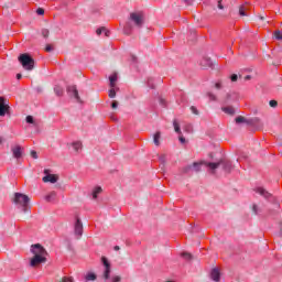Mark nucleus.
<instances>
[{"mask_svg": "<svg viewBox=\"0 0 282 282\" xmlns=\"http://www.w3.org/2000/svg\"><path fill=\"white\" fill-rule=\"evenodd\" d=\"M160 102H161V105H164V99H161Z\"/></svg>", "mask_w": 282, "mask_h": 282, "instance_id": "nucleus-60", "label": "nucleus"}, {"mask_svg": "<svg viewBox=\"0 0 282 282\" xmlns=\"http://www.w3.org/2000/svg\"><path fill=\"white\" fill-rule=\"evenodd\" d=\"M102 193V187L98 186L93 191V199H98V195Z\"/></svg>", "mask_w": 282, "mask_h": 282, "instance_id": "nucleus-18", "label": "nucleus"}, {"mask_svg": "<svg viewBox=\"0 0 282 282\" xmlns=\"http://www.w3.org/2000/svg\"><path fill=\"white\" fill-rule=\"evenodd\" d=\"M109 82H110V87L115 88L116 87V83L118 82V74H112L109 77Z\"/></svg>", "mask_w": 282, "mask_h": 282, "instance_id": "nucleus-16", "label": "nucleus"}, {"mask_svg": "<svg viewBox=\"0 0 282 282\" xmlns=\"http://www.w3.org/2000/svg\"><path fill=\"white\" fill-rule=\"evenodd\" d=\"M10 110V101H8V99L4 97H0V116H11Z\"/></svg>", "mask_w": 282, "mask_h": 282, "instance_id": "nucleus-8", "label": "nucleus"}, {"mask_svg": "<svg viewBox=\"0 0 282 282\" xmlns=\"http://www.w3.org/2000/svg\"><path fill=\"white\" fill-rule=\"evenodd\" d=\"M153 83H154V79L152 77H149L147 80V85L150 89H155V85Z\"/></svg>", "mask_w": 282, "mask_h": 282, "instance_id": "nucleus-29", "label": "nucleus"}, {"mask_svg": "<svg viewBox=\"0 0 282 282\" xmlns=\"http://www.w3.org/2000/svg\"><path fill=\"white\" fill-rule=\"evenodd\" d=\"M178 140H180V143H181V144H185V143H186V139H185L183 135H181V137L178 138Z\"/></svg>", "mask_w": 282, "mask_h": 282, "instance_id": "nucleus-48", "label": "nucleus"}, {"mask_svg": "<svg viewBox=\"0 0 282 282\" xmlns=\"http://www.w3.org/2000/svg\"><path fill=\"white\" fill-rule=\"evenodd\" d=\"M205 166H207L212 175L217 173V169H219V166H221L225 173H230V171H232V162L228 161L227 159H220L218 162H205Z\"/></svg>", "mask_w": 282, "mask_h": 282, "instance_id": "nucleus-2", "label": "nucleus"}, {"mask_svg": "<svg viewBox=\"0 0 282 282\" xmlns=\"http://www.w3.org/2000/svg\"><path fill=\"white\" fill-rule=\"evenodd\" d=\"M260 19H261V21H263L264 18H263V17H260Z\"/></svg>", "mask_w": 282, "mask_h": 282, "instance_id": "nucleus-62", "label": "nucleus"}, {"mask_svg": "<svg viewBox=\"0 0 282 282\" xmlns=\"http://www.w3.org/2000/svg\"><path fill=\"white\" fill-rule=\"evenodd\" d=\"M101 263L105 268L102 276H104L105 281H109V279H111V262H109L107 257H101Z\"/></svg>", "mask_w": 282, "mask_h": 282, "instance_id": "nucleus-7", "label": "nucleus"}, {"mask_svg": "<svg viewBox=\"0 0 282 282\" xmlns=\"http://www.w3.org/2000/svg\"><path fill=\"white\" fill-rule=\"evenodd\" d=\"M192 171H195L196 173H199L202 171V163L194 162L192 165Z\"/></svg>", "mask_w": 282, "mask_h": 282, "instance_id": "nucleus-19", "label": "nucleus"}, {"mask_svg": "<svg viewBox=\"0 0 282 282\" xmlns=\"http://www.w3.org/2000/svg\"><path fill=\"white\" fill-rule=\"evenodd\" d=\"M207 96L209 100H213V101L217 100V96H215L213 93H208Z\"/></svg>", "mask_w": 282, "mask_h": 282, "instance_id": "nucleus-42", "label": "nucleus"}, {"mask_svg": "<svg viewBox=\"0 0 282 282\" xmlns=\"http://www.w3.org/2000/svg\"><path fill=\"white\" fill-rule=\"evenodd\" d=\"M54 93L56 94V96H63V94H64L63 87L55 86L54 87Z\"/></svg>", "mask_w": 282, "mask_h": 282, "instance_id": "nucleus-26", "label": "nucleus"}, {"mask_svg": "<svg viewBox=\"0 0 282 282\" xmlns=\"http://www.w3.org/2000/svg\"><path fill=\"white\" fill-rule=\"evenodd\" d=\"M42 181L44 183L50 182L51 184H56L58 182V176L54 175V174H47L45 175Z\"/></svg>", "mask_w": 282, "mask_h": 282, "instance_id": "nucleus-12", "label": "nucleus"}, {"mask_svg": "<svg viewBox=\"0 0 282 282\" xmlns=\"http://www.w3.org/2000/svg\"><path fill=\"white\" fill-rule=\"evenodd\" d=\"M221 111H224V113H227V116H235V113H237L235 107L232 106H224L221 107Z\"/></svg>", "mask_w": 282, "mask_h": 282, "instance_id": "nucleus-15", "label": "nucleus"}, {"mask_svg": "<svg viewBox=\"0 0 282 282\" xmlns=\"http://www.w3.org/2000/svg\"><path fill=\"white\" fill-rule=\"evenodd\" d=\"M105 32V36H109L110 32L109 31H104Z\"/></svg>", "mask_w": 282, "mask_h": 282, "instance_id": "nucleus-57", "label": "nucleus"}, {"mask_svg": "<svg viewBox=\"0 0 282 282\" xmlns=\"http://www.w3.org/2000/svg\"><path fill=\"white\" fill-rule=\"evenodd\" d=\"M274 36H275V39H276V41H282V34H281V31H274Z\"/></svg>", "mask_w": 282, "mask_h": 282, "instance_id": "nucleus-34", "label": "nucleus"}, {"mask_svg": "<svg viewBox=\"0 0 282 282\" xmlns=\"http://www.w3.org/2000/svg\"><path fill=\"white\" fill-rule=\"evenodd\" d=\"M31 252L34 254L30 262L31 268H36V265L47 261V258H45L47 257V251L40 243L31 246Z\"/></svg>", "mask_w": 282, "mask_h": 282, "instance_id": "nucleus-1", "label": "nucleus"}, {"mask_svg": "<svg viewBox=\"0 0 282 282\" xmlns=\"http://www.w3.org/2000/svg\"><path fill=\"white\" fill-rule=\"evenodd\" d=\"M216 89H221V82L215 84Z\"/></svg>", "mask_w": 282, "mask_h": 282, "instance_id": "nucleus-53", "label": "nucleus"}, {"mask_svg": "<svg viewBox=\"0 0 282 282\" xmlns=\"http://www.w3.org/2000/svg\"><path fill=\"white\" fill-rule=\"evenodd\" d=\"M123 32H124V34L129 35V34H131V29L128 28V26H126V28L123 29Z\"/></svg>", "mask_w": 282, "mask_h": 282, "instance_id": "nucleus-45", "label": "nucleus"}, {"mask_svg": "<svg viewBox=\"0 0 282 282\" xmlns=\"http://www.w3.org/2000/svg\"><path fill=\"white\" fill-rule=\"evenodd\" d=\"M44 173L47 174V173H48V170H45Z\"/></svg>", "mask_w": 282, "mask_h": 282, "instance_id": "nucleus-61", "label": "nucleus"}, {"mask_svg": "<svg viewBox=\"0 0 282 282\" xmlns=\"http://www.w3.org/2000/svg\"><path fill=\"white\" fill-rule=\"evenodd\" d=\"M185 131L192 132L193 131V126H191V124L186 126Z\"/></svg>", "mask_w": 282, "mask_h": 282, "instance_id": "nucleus-51", "label": "nucleus"}, {"mask_svg": "<svg viewBox=\"0 0 282 282\" xmlns=\"http://www.w3.org/2000/svg\"><path fill=\"white\" fill-rule=\"evenodd\" d=\"M269 105L274 109L279 106V102L276 100H270Z\"/></svg>", "mask_w": 282, "mask_h": 282, "instance_id": "nucleus-38", "label": "nucleus"}, {"mask_svg": "<svg viewBox=\"0 0 282 282\" xmlns=\"http://www.w3.org/2000/svg\"><path fill=\"white\" fill-rule=\"evenodd\" d=\"M210 279L212 281L219 282L221 280V273L219 272V269L215 268L210 272Z\"/></svg>", "mask_w": 282, "mask_h": 282, "instance_id": "nucleus-13", "label": "nucleus"}, {"mask_svg": "<svg viewBox=\"0 0 282 282\" xmlns=\"http://www.w3.org/2000/svg\"><path fill=\"white\" fill-rule=\"evenodd\" d=\"M23 151H24L23 147L19 144L11 147V153L14 160H21L23 158Z\"/></svg>", "mask_w": 282, "mask_h": 282, "instance_id": "nucleus-9", "label": "nucleus"}, {"mask_svg": "<svg viewBox=\"0 0 282 282\" xmlns=\"http://www.w3.org/2000/svg\"><path fill=\"white\" fill-rule=\"evenodd\" d=\"M200 67H203V69H208V67H213V61L208 57H203L200 59Z\"/></svg>", "mask_w": 282, "mask_h": 282, "instance_id": "nucleus-14", "label": "nucleus"}, {"mask_svg": "<svg viewBox=\"0 0 282 282\" xmlns=\"http://www.w3.org/2000/svg\"><path fill=\"white\" fill-rule=\"evenodd\" d=\"M73 149L76 152H79L83 149V143L80 141L73 142Z\"/></svg>", "mask_w": 282, "mask_h": 282, "instance_id": "nucleus-20", "label": "nucleus"}, {"mask_svg": "<svg viewBox=\"0 0 282 282\" xmlns=\"http://www.w3.org/2000/svg\"><path fill=\"white\" fill-rule=\"evenodd\" d=\"M63 282H74V278H63Z\"/></svg>", "mask_w": 282, "mask_h": 282, "instance_id": "nucleus-46", "label": "nucleus"}, {"mask_svg": "<svg viewBox=\"0 0 282 282\" xmlns=\"http://www.w3.org/2000/svg\"><path fill=\"white\" fill-rule=\"evenodd\" d=\"M54 47H52V45H46L45 47V52H53Z\"/></svg>", "mask_w": 282, "mask_h": 282, "instance_id": "nucleus-47", "label": "nucleus"}, {"mask_svg": "<svg viewBox=\"0 0 282 282\" xmlns=\"http://www.w3.org/2000/svg\"><path fill=\"white\" fill-rule=\"evenodd\" d=\"M56 199V192H51L48 195L45 196L46 202H54Z\"/></svg>", "mask_w": 282, "mask_h": 282, "instance_id": "nucleus-21", "label": "nucleus"}, {"mask_svg": "<svg viewBox=\"0 0 282 282\" xmlns=\"http://www.w3.org/2000/svg\"><path fill=\"white\" fill-rule=\"evenodd\" d=\"M130 21H132L137 28H142V25H144V13L142 11L130 13Z\"/></svg>", "mask_w": 282, "mask_h": 282, "instance_id": "nucleus-6", "label": "nucleus"}, {"mask_svg": "<svg viewBox=\"0 0 282 282\" xmlns=\"http://www.w3.org/2000/svg\"><path fill=\"white\" fill-rule=\"evenodd\" d=\"M26 122H28V124H36V122L34 121V117H32V116H26Z\"/></svg>", "mask_w": 282, "mask_h": 282, "instance_id": "nucleus-31", "label": "nucleus"}, {"mask_svg": "<svg viewBox=\"0 0 282 282\" xmlns=\"http://www.w3.org/2000/svg\"><path fill=\"white\" fill-rule=\"evenodd\" d=\"M173 127H174L175 133H178V135H182V129L180 128V123L177 122V119L173 120Z\"/></svg>", "mask_w": 282, "mask_h": 282, "instance_id": "nucleus-17", "label": "nucleus"}, {"mask_svg": "<svg viewBox=\"0 0 282 282\" xmlns=\"http://www.w3.org/2000/svg\"><path fill=\"white\" fill-rule=\"evenodd\" d=\"M131 58H132V62H133V63H137V61H138V57H137V56H133V55H132Z\"/></svg>", "mask_w": 282, "mask_h": 282, "instance_id": "nucleus-55", "label": "nucleus"}, {"mask_svg": "<svg viewBox=\"0 0 282 282\" xmlns=\"http://www.w3.org/2000/svg\"><path fill=\"white\" fill-rule=\"evenodd\" d=\"M36 14L43 15V14H45V10L42 9V8H39V9L36 10Z\"/></svg>", "mask_w": 282, "mask_h": 282, "instance_id": "nucleus-44", "label": "nucleus"}, {"mask_svg": "<svg viewBox=\"0 0 282 282\" xmlns=\"http://www.w3.org/2000/svg\"><path fill=\"white\" fill-rule=\"evenodd\" d=\"M191 111L192 113H194L195 116H199V110H197V108L195 106L191 107Z\"/></svg>", "mask_w": 282, "mask_h": 282, "instance_id": "nucleus-39", "label": "nucleus"}, {"mask_svg": "<svg viewBox=\"0 0 282 282\" xmlns=\"http://www.w3.org/2000/svg\"><path fill=\"white\" fill-rule=\"evenodd\" d=\"M238 78H239V76H237V74H232V75L230 76L231 83H237Z\"/></svg>", "mask_w": 282, "mask_h": 282, "instance_id": "nucleus-41", "label": "nucleus"}, {"mask_svg": "<svg viewBox=\"0 0 282 282\" xmlns=\"http://www.w3.org/2000/svg\"><path fill=\"white\" fill-rule=\"evenodd\" d=\"M111 108L112 109H118V101H112Z\"/></svg>", "mask_w": 282, "mask_h": 282, "instance_id": "nucleus-50", "label": "nucleus"}, {"mask_svg": "<svg viewBox=\"0 0 282 282\" xmlns=\"http://www.w3.org/2000/svg\"><path fill=\"white\" fill-rule=\"evenodd\" d=\"M261 121V119H259L258 117L248 119L247 124H259V122Z\"/></svg>", "mask_w": 282, "mask_h": 282, "instance_id": "nucleus-25", "label": "nucleus"}, {"mask_svg": "<svg viewBox=\"0 0 282 282\" xmlns=\"http://www.w3.org/2000/svg\"><path fill=\"white\" fill-rule=\"evenodd\" d=\"M31 158H33V160H39V154L36 153V151H31Z\"/></svg>", "mask_w": 282, "mask_h": 282, "instance_id": "nucleus-43", "label": "nucleus"}, {"mask_svg": "<svg viewBox=\"0 0 282 282\" xmlns=\"http://www.w3.org/2000/svg\"><path fill=\"white\" fill-rule=\"evenodd\" d=\"M109 98H116V88H111L108 94Z\"/></svg>", "mask_w": 282, "mask_h": 282, "instance_id": "nucleus-37", "label": "nucleus"}, {"mask_svg": "<svg viewBox=\"0 0 282 282\" xmlns=\"http://www.w3.org/2000/svg\"><path fill=\"white\" fill-rule=\"evenodd\" d=\"M0 144H3V137H0Z\"/></svg>", "mask_w": 282, "mask_h": 282, "instance_id": "nucleus-59", "label": "nucleus"}, {"mask_svg": "<svg viewBox=\"0 0 282 282\" xmlns=\"http://www.w3.org/2000/svg\"><path fill=\"white\" fill-rule=\"evenodd\" d=\"M18 61L22 65L23 69H26V72H32V69H34V58H32L30 54H20Z\"/></svg>", "mask_w": 282, "mask_h": 282, "instance_id": "nucleus-4", "label": "nucleus"}, {"mask_svg": "<svg viewBox=\"0 0 282 282\" xmlns=\"http://www.w3.org/2000/svg\"><path fill=\"white\" fill-rule=\"evenodd\" d=\"M97 276L96 273H87L85 276L86 281H96Z\"/></svg>", "mask_w": 282, "mask_h": 282, "instance_id": "nucleus-28", "label": "nucleus"}, {"mask_svg": "<svg viewBox=\"0 0 282 282\" xmlns=\"http://www.w3.org/2000/svg\"><path fill=\"white\" fill-rule=\"evenodd\" d=\"M74 230L78 239L79 237H83V221H80V218H78V216H76Z\"/></svg>", "mask_w": 282, "mask_h": 282, "instance_id": "nucleus-11", "label": "nucleus"}, {"mask_svg": "<svg viewBox=\"0 0 282 282\" xmlns=\"http://www.w3.org/2000/svg\"><path fill=\"white\" fill-rule=\"evenodd\" d=\"M13 203L22 208V213H28V204H30V197L28 195L15 193Z\"/></svg>", "mask_w": 282, "mask_h": 282, "instance_id": "nucleus-3", "label": "nucleus"}, {"mask_svg": "<svg viewBox=\"0 0 282 282\" xmlns=\"http://www.w3.org/2000/svg\"><path fill=\"white\" fill-rule=\"evenodd\" d=\"M254 191L256 193H258V195H261V197H263L270 204H279L276 197L272 195V193L268 192L265 188L257 187Z\"/></svg>", "mask_w": 282, "mask_h": 282, "instance_id": "nucleus-5", "label": "nucleus"}, {"mask_svg": "<svg viewBox=\"0 0 282 282\" xmlns=\"http://www.w3.org/2000/svg\"><path fill=\"white\" fill-rule=\"evenodd\" d=\"M110 281L111 282H120V281H122V278H120V275H115V276L111 278Z\"/></svg>", "mask_w": 282, "mask_h": 282, "instance_id": "nucleus-40", "label": "nucleus"}, {"mask_svg": "<svg viewBox=\"0 0 282 282\" xmlns=\"http://www.w3.org/2000/svg\"><path fill=\"white\" fill-rule=\"evenodd\" d=\"M243 122H245L246 124H248V119H246L245 117H241V116H238V117L236 118V124H243Z\"/></svg>", "mask_w": 282, "mask_h": 282, "instance_id": "nucleus-22", "label": "nucleus"}, {"mask_svg": "<svg viewBox=\"0 0 282 282\" xmlns=\"http://www.w3.org/2000/svg\"><path fill=\"white\" fill-rule=\"evenodd\" d=\"M41 33L44 39H47L50 36V30L47 29H42Z\"/></svg>", "mask_w": 282, "mask_h": 282, "instance_id": "nucleus-33", "label": "nucleus"}, {"mask_svg": "<svg viewBox=\"0 0 282 282\" xmlns=\"http://www.w3.org/2000/svg\"><path fill=\"white\" fill-rule=\"evenodd\" d=\"M183 1H184V3H186V6H193V2L195 0H183Z\"/></svg>", "mask_w": 282, "mask_h": 282, "instance_id": "nucleus-49", "label": "nucleus"}, {"mask_svg": "<svg viewBox=\"0 0 282 282\" xmlns=\"http://www.w3.org/2000/svg\"><path fill=\"white\" fill-rule=\"evenodd\" d=\"M218 9L224 10V4H221V0H218Z\"/></svg>", "mask_w": 282, "mask_h": 282, "instance_id": "nucleus-52", "label": "nucleus"}, {"mask_svg": "<svg viewBox=\"0 0 282 282\" xmlns=\"http://www.w3.org/2000/svg\"><path fill=\"white\" fill-rule=\"evenodd\" d=\"M239 14H240V17H247V14H246V7L241 6L239 8Z\"/></svg>", "mask_w": 282, "mask_h": 282, "instance_id": "nucleus-35", "label": "nucleus"}, {"mask_svg": "<svg viewBox=\"0 0 282 282\" xmlns=\"http://www.w3.org/2000/svg\"><path fill=\"white\" fill-rule=\"evenodd\" d=\"M66 91L70 98H75L78 102H80V96L78 95V89L76 86H67Z\"/></svg>", "mask_w": 282, "mask_h": 282, "instance_id": "nucleus-10", "label": "nucleus"}, {"mask_svg": "<svg viewBox=\"0 0 282 282\" xmlns=\"http://www.w3.org/2000/svg\"><path fill=\"white\" fill-rule=\"evenodd\" d=\"M263 209H261V207H259V205L253 204L252 205V213L253 215H259L260 213H262Z\"/></svg>", "mask_w": 282, "mask_h": 282, "instance_id": "nucleus-23", "label": "nucleus"}, {"mask_svg": "<svg viewBox=\"0 0 282 282\" xmlns=\"http://www.w3.org/2000/svg\"><path fill=\"white\" fill-rule=\"evenodd\" d=\"M102 32H107V29L105 26L97 29L96 30L97 36H100V34H102Z\"/></svg>", "mask_w": 282, "mask_h": 282, "instance_id": "nucleus-36", "label": "nucleus"}, {"mask_svg": "<svg viewBox=\"0 0 282 282\" xmlns=\"http://www.w3.org/2000/svg\"><path fill=\"white\" fill-rule=\"evenodd\" d=\"M159 162L164 166L166 164V154H162L159 156Z\"/></svg>", "mask_w": 282, "mask_h": 282, "instance_id": "nucleus-32", "label": "nucleus"}, {"mask_svg": "<svg viewBox=\"0 0 282 282\" xmlns=\"http://www.w3.org/2000/svg\"><path fill=\"white\" fill-rule=\"evenodd\" d=\"M113 250H116V251L120 250V246H115Z\"/></svg>", "mask_w": 282, "mask_h": 282, "instance_id": "nucleus-56", "label": "nucleus"}, {"mask_svg": "<svg viewBox=\"0 0 282 282\" xmlns=\"http://www.w3.org/2000/svg\"><path fill=\"white\" fill-rule=\"evenodd\" d=\"M21 78H23V75H21L20 73L17 74V79H18V80H21Z\"/></svg>", "mask_w": 282, "mask_h": 282, "instance_id": "nucleus-54", "label": "nucleus"}, {"mask_svg": "<svg viewBox=\"0 0 282 282\" xmlns=\"http://www.w3.org/2000/svg\"><path fill=\"white\" fill-rule=\"evenodd\" d=\"M250 75H247L246 77H245V80H250Z\"/></svg>", "mask_w": 282, "mask_h": 282, "instance_id": "nucleus-58", "label": "nucleus"}, {"mask_svg": "<svg viewBox=\"0 0 282 282\" xmlns=\"http://www.w3.org/2000/svg\"><path fill=\"white\" fill-rule=\"evenodd\" d=\"M181 257H183V259H185L186 261H191V259H193V254L188 252L181 253Z\"/></svg>", "mask_w": 282, "mask_h": 282, "instance_id": "nucleus-30", "label": "nucleus"}, {"mask_svg": "<svg viewBox=\"0 0 282 282\" xmlns=\"http://www.w3.org/2000/svg\"><path fill=\"white\" fill-rule=\"evenodd\" d=\"M160 138H161V133L155 132L154 138H153V142H154L155 147H160Z\"/></svg>", "mask_w": 282, "mask_h": 282, "instance_id": "nucleus-24", "label": "nucleus"}, {"mask_svg": "<svg viewBox=\"0 0 282 282\" xmlns=\"http://www.w3.org/2000/svg\"><path fill=\"white\" fill-rule=\"evenodd\" d=\"M182 173L184 174H188V173H193V165H186L182 169Z\"/></svg>", "mask_w": 282, "mask_h": 282, "instance_id": "nucleus-27", "label": "nucleus"}]
</instances>
